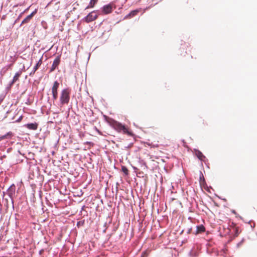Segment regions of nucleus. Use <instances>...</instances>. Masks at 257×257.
Returning <instances> with one entry per match:
<instances>
[{"label":"nucleus","instance_id":"nucleus-1","mask_svg":"<svg viewBox=\"0 0 257 257\" xmlns=\"http://www.w3.org/2000/svg\"><path fill=\"white\" fill-rule=\"evenodd\" d=\"M109 123L117 132L120 133L122 132L123 134H127L129 136H133V132L121 123L111 119L109 121Z\"/></svg>","mask_w":257,"mask_h":257},{"label":"nucleus","instance_id":"nucleus-2","mask_svg":"<svg viewBox=\"0 0 257 257\" xmlns=\"http://www.w3.org/2000/svg\"><path fill=\"white\" fill-rule=\"evenodd\" d=\"M71 90L69 88H65L61 91L60 101L61 105L67 104L70 100Z\"/></svg>","mask_w":257,"mask_h":257},{"label":"nucleus","instance_id":"nucleus-3","mask_svg":"<svg viewBox=\"0 0 257 257\" xmlns=\"http://www.w3.org/2000/svg\"><path fill=\"white\" fill-rule=\"evenodd\" d=\"M113 8L115 9V6L114 4L112 3H110L108 5H104L101 8L102 14L104 15H107L110 14L112 11Z\"/></svg>","mask_w":257,"mask_h":257},{"label":"nucleus","instance_id":"nucleus-4","mask_svg":"<svg viewBox=\"0 0 257 257\" xmlns=\"http://www.w3.org/2000/svg\"><path fill=\"white\" fill-rule=\"evenodd\" d=\"M59 87V83L57 81H55L52 87V93L54 100H56L58 98V89Z\"/></svg>","mask_w":257,"mask_h":257},{"label":"nucleus","instance_id":"nucleus-5","mask_svg":"<svg viewBox=\"0 0 257 257\" xmlns=\"http://www.w3.org/2000/svg\"><path fill=\"white\" fill-rule=\"evenodd\" d=\"M95 11H92L84 18V21L88 23L96 20L98 18V15L95 14Z\"/></svg>","mask_w":257,"mask_h":257},{"label":"nucleus","instance_id":"nucleus-6","mask_svg":"<svg viewBox=\"0 0 257 257\" xmlns=\"http://www.w3.org/2000/svg\"><path fill=\"white\" fill-rule=\"evenodd\" d=\"M60 63V55L56 57L53 61V64L50 69V72L54 71L56 68L58 66Z\"/></svg>","mask_w":257,"mask_h":257},{"label":"nucleus","instance_id":"nucleus-7","mask_svg":"<svg viewBox=\"0 0 257 257\" xmlns=\"http://www.w3.org/2000/svg\"><path fill=\"white\" fill-rule=\"evenodd\" d=\"M37 11L33 12L30 15L28 16L21 23V25L24 24L28 23L30 22V21L32 19V17L36 14Z\"/></svg>","mask_w":257,"mask_h":257},{"label":"nucleus","instance_id":"nucleus-8","mask_svg":"<svg viewBox=\"0 0 257 257\" xmlns=\"http://www.w3.org/2000/svg\"><path fill=\"white\" fill-rule=\"evenodd\" d=\"M139 12L140 11L138 10L132 11L125 17V19H131L133 17L136 16Z\"/></svg>","mask_w":257,"mask_h":257},{"label":"nucleus","instance_id":"nucleus-9","mask_svg":"<svg viewBox=\"0 0 257 257\" xmlns=\"http://www.w3.org/2000/svg\"><path fill=\"white\" fill-rule=\"evenodd\" d=\"M38 124L36 122H35L28 123L26 125V126L30 130H36L38 128Z\"/></svg>","mask_w":257,"mask_h":257},{"label":"nucleus","instance_id":"nucleus-10","mask_svg":"<svg viewBox=\"0 0 257 257\" xmlns=\"http://www.w3.org/2000/svg\"><path fill=\"white\" fill-rule=\"evenodd\" d=\"M205 228L203 225H200L196 227V234H199L205 232Z\"/></svg>","mask_w":257,"mask_h":257},{"label":"nucleus","instance_id":"nucleus-11","mask_svg":"<svg viewBox=\"0 0 257 257\" xmlns=\"http://www.w3.org/2000/svg\"><path fill=\"white\" fill-rule=\"evenodd\" d=\"M195 155L201 161H204V159L205 158L203 154L198 150L195 151Z\"/></svg>","mask_w":257,"mask_h":257},{"label":"nucleus","instance_id":"nucleus-12","mask_svg":"<svg viewBox=\"0 0 257 257\" xmlns=\"http://www.w3.org/2000/svg\"><path fill=\"white\" fill-rule=\"evenodd\" d=\"M21 74H22V72L21 71H19V72H18L17 73H16L15 75L14 76V77L13 78L12 84H14L17 81H18L19 80V79L20 76L21 75Z\"/></svg>","mask_w":257,"mask_h":257},{"label":"nucleus","instance_id":"nucleus-13","mask_svg":"<svg viewBox=\"0 0 257 257\" xmlns=\"http://www.w3.org/2000/svg\"><path fill=\"white\" fill-rule=\"evenodd\" d=\"M98 0H90L88 6L86 8V9L92 8L96 4Z\"/></svg>","mask_w":257,"mask_h":257},{"label":"nucleus","instance_id":"nucleus-14","mask_svg":"<svg viewBox=\"0 0 257 257\" xmlns=\"http://www.w3.org/2000/svg\"><path fill=\"white\" fill-rule=\"evenodd\" d=\"M42 64V58H41L39 61L38 62H37V63L36 64V66L34 67V71L33 72V73L34 74L36 71L40 67V66L41 65V64Z\"/></svg>","mask_w":257,"mask_h":257},{"label":"nucleus","instance_id":"nucleus-15","mask_svg":"<svg viewBox=\"0 0 257 257\" xmlns=\"http://www.w3.org/2000/svg\"><path fill=\"white\" fill-rule=\"evenodd\" d=\"M12 133L10 132L4 136L1 137L2 139H5L8 138H11L12 136Z\"/></svg>","mask_w":257,"mask_h":257},{"label":"nucleus","instance_id":"nucleus-16","mask_svg":"<svg viewBox=\"0 0 257 257\" xmlns=\"http://www.w3.org/2000/svg\"><path fill=\"white\" fill-rule=\"evenodd\" d=\"M121 170L125 175H127L128 174V169H127V168L126 167L122 166Z\"/></svg>","mask_w":257,"mask_h":257},{"label":"nucleus","instance_id":"nucleus-17","mask_svg":"<svg viewBox=\"0 0 257 257\" xmlns=\"http://www.w3.org/2000/svg\"><path fill=\"white\" fill-rule=\"evenodd\" d=\"M22 118H23V116H21L19 118V119H18V120H16V121H17V122H20V121H21L22 120Z\"/></svg>","mask_w":257,"mask_h":257},{"label":"nucleus","instance_id":"nucleus-18","mask_svg":"<svg viewBox=\"0 0 257 257\" xmlns=\"http://www.w3.org/2000/svg\"><path fill=\"white\" fill-rule=\"evenodd\" d=\"M143 255H146L147 256L148 255V254L146 252H145L143 253Z\"/></svg>","mask_w":257,"mask_h":257},{"label":"nucleus","instance_id":"nucleus-19","mask_svg":"<svg viewBox=\"0 0 257 257\" xmlns=\"http://www.w3.org/2000/svg\"><path fill=\"white\" fill-rule=\"evenodd\" d=\"M235 234H236V236H238L237 230L236 229V233Z\"/></svg>","mask_w":257,"mask_h":257},{"label":"nucleus","instance_id":"nucleus-20","mask_svg":"<svg viewBox=\"0 0 257 257\" xmlns=\"http://www.w3.org/2000/svg\"><path fill=\"white\" fill-rule=\"evenodd\" d=\"M154 147H159V145H157L156 146H154Z\"/></svg>","mask_w":257,"mask_h":257},{"label":"nucleus","instance_id":"nucleus-21","mask_svg":"<svg viewBox=\"0 0 257 257\" xmlns=\"http://www.w3.org/2000/svg\"><path fill=\"white\" fill-rule=\"evenodd\" d=\"M148 145H149V146H152V145H151V144H148Z\"/></svg>","mask_w":257,"mask_h":257}]
</instances>
